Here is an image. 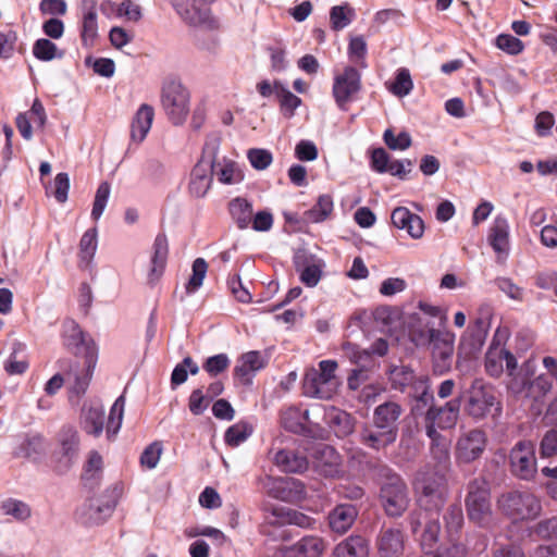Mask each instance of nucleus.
<instances>
[{
    "label": "nucleus",
    "mask_w": 557,
    "mask_h": 557,
    "mask_svg": "<svg viewBox=\"0 0 557 557\" xmlns=\"http://www.w3.org/2000/svg\"><path fill=\"white\" fill-rule=\"evenodd\" d=\"M417 503L421 509L438 513L447 497L446 476L429 466L419 470L413 480Z\"/></svg>",
    "instance_id": "nucleus-1"
},
{
    "label": "nucleus",
    "mask_w": 557,
    "mask_h": 557,
    "mask_svg": "<svg viewBox=\"0 0 557 557\" xmlns=\"http://www.w3.org/2000/svg\"><path fill=\"white\" fill-rule=\"evenodd\" d=\"M502 401L495 388L481 379H475L467 391L465 412L474 420L485 419L488 414L500 416Z\"/></svg>",
    "instance_id": "nucleus-2"
},
{
    "label": "nucleus",
    "mask_w": 557,
    "mask_h": 557,
    "mask_svg": "<svg viewBox=\"0 0 557 557\" xmlns=\"http://www.w3.org/2000/svg\"><path fill=\"white\" fill-rule=\"evenodd\" d=\"M336 369L337 362L334 360H322L319 369H308L302 381L304 394L311 398L331 399L339 386Z\"/></svg>",
    "instance_id": "nucleus-3"
},
{
    "label": "nucleus",
    "mask_w": 557,
    "mask_h": 557,
    "mask_svg": "<svg viewBox=\"0 0 557 557\" xmlns=\"http://www.w3.org/2000/svg\"><path fill=\"white\" fill-rule=\"evenodd\" d=\"M380 502L388 517L397 518L408 509L409 493L404 479L386 468L382 471Z\"/></svg>",
    "instance_id": "nucleus-4"
},
{
    "label": "nucleus",
    "mask_w": 557,
    "mask_h": 557,
    "mask_svg": "<svg viewBox=\"0 0 557 557\" xmlns=\"http://www.w3.org/2000/svg\"><path fill=\"white\" fill-rule=\"evenodd\" d=\"M497 507L512 521L533 520L542 510L541 500L529 491H508L497 498Z\"/></svg>",
    "instance_id": "nucleus-5"
},
{
    "label": "nucleus",
    "mask_w": 557,
    "mask_h": 557,
    "mask_svg": "<svg viewBox=\"0 0 557 557\" xmlns=\"http://www.w3.org/2000/svg\"><path fill=\"white\" fill-rule=\"evenodd\" d=\"M466 509L469 519L480 527L487 525L492 520L491 493L487 482L475 478L468 484Z\"/></svg>",
    "instance_id": "nucleus-6"
},
{
    "label": "nucleus",
    "mask_w": 557,
    "mask_h": 557,
    "mask_svg": "<svg viewBox=\"0 0 557 557\" xmlns=\"http://www.w3.org/2000/svg\"><path fill=\"white\" fill-rule=\"evenodd\" d=\"M161 103L169 120L181 125L189 113V92L181 82L166 81L161 90Z\"/></svg>",
    "instance_id": "nucleus-7"
},
{
    "label": "nucleus",
    "mask_w": 557,
    "mask_h": 557,
    "mask_svg": "<svg viewBox=\"0 0 557 557\" xmlns=\"http://www.w3.org/2000/svg\"><path fill=\"white\" fill-rule=\"evenodd\" d=\"M215 0H173L172 4L180 17L188 25L216 29L219 23L212 15L211 4Z\"/></svg>",
    "instance_id": "nucleus-8"
},
{
    "label": "nucleus",
    "mask_w": 557,
    "mask_h": 557,
    "mask_svg": "<svg viewBox=\"0 0 557 557\" xmlns=\"http://www.w3.org/2000/svg\"><path fill=\"white\" fill-rule=\"evenodd\" d=\"M98 361V347L89 344L87 355L83 361H74L65 372V382L70 385L71 393L82 396L86 393Z\"/></svg>",
    "instance_id": "nucleus-9"
},
{
    "label": "nucleus",
    "mask_w": 557,
    "mask_h": 557,
    "mask_svg": "<svg viewBox=\"0 0 557 557\" xmlns=\"http://www.w3.org/2000/svg\"><path fill=\"white\" fill-rule=\"evenodd\" d=\"M509 467L512 475L520 480H532L537 470L535 446L532 441L517 442L509 453Z\"/></svg>",
    "instance_id": "nucleus-10"
},
{
    "label": "nucleus",
    "mask_w": 557,
    "mask_h": 557,
    "mask_svg": "<svg viewBox=\"0 0 557 557\" xmlns=\"http://www.w3.org/2000/svg\"><path fill=\"white\" fill-rule=\"evenodd\" d=\"M461 401L454 398L443 406L431 405L424 412L425 432L428 436H437V429L446 430L456 425Z\"/></svg>",
    "instance_id": "nucleus-11"
},
{
    "label": "nucleus",
    "mask_w": 557,
    "mask_h": 557,
    "mask_svg": "<svg viewBox=\"0 0 557 557\" xmlns=\"http://www.w3.org/2000/svg\"><path fill=\"white\" fill-rule=\"evenodd\" d=\"M553 383L550 379L541 374L530 380L527 372L522 370L509 381V391L520 398H527L534 401L543 399L552 389Z\"/></svg>",
    "instance_id": "nucleus-12"
},
{
    "label": "nucleus",
    "mask_w": 557,
    "mask_h": 557,
    "mask_svg": "<svg viewBox=\"0 0 557 557\" xmlns=\"http://www.w3.org/2000/svg\"><path fill=\"white\" fill-rule=\"evenodd\" d=\"M487 445V435L483 430L472 429L461 433L455 446L457 463H471L483 455Z\"/></svg>",
    "instance_id": "nucleus-13"
},
{
    "label": "nucleus",
    "mask_w": 557,
    "mask_h": 557,
    "mask_svg": "<svg viewBox=\"0 0 557 557\" xmlns=\"http://www.w3.org/2000/svg\"><path fill=\"white\" fill-rule=\"evenodd\" d=\"M361 89V74L354 66H346L344 71L334 77L333 97L341 110L346 111Z\"/></svg>",
    "instance_id": "nucleus-14"
},
{
    "label": "nucleus",
    "mask_w": 557,
    "mask_h": 557,
    "mask_svg": "<svg viewBox=\"0 0 557 557\" xmlns=\"http://www.w3.org/2000/svg\"><path fill=\"white\" fill-rule=\"evenodd\" d=\"M429 342L432 346L433 371L443 374L451 366L454 354V341L448 334H443L438 330H429Z\"/></svg>",
    "instance_id": "nucleus-15"
},
{
    "label": "nucleus",
    "mask_w": 557,
    "mask_h": 557,
    "mask_svg": "<svg viewBox=\"0 0 557 557\" xmlns=\"http://www.w3.org/2000/svg\"><path fill=\"white\" fill-rule=\"evenodd\" d=\"M379 557H403L406 548V535L399 528L383 527L375 539Z\"/></svg>",
    "instance_id": "nucleus-16"
},
{
    "label": "nucleus",
    "mask_w": 557,
    "mask_h": 557,
    "mask_svg": "<svg viewBox=\"0 0 557 557\" xmlns=\"http://www.w3.org/2000/svg\"><path fill=\"white\" fill-rule=\"evenodd\" d=\"M504 363L506 364L508 375L512 379L517 373L516 357L499 344L492 343L485 354L486 372L491 376L498 377L504 372Z\"/></svg>",
    "instance_id": "nucleus-17"
},
{
    "label": "nucleus",
    "mask_w": 557,
    "mask_h": 557,
    "mask_svg": "<svg viewBox=\"0 0 557 557\" xmlns=\"http://www.w3.org/2000/svg\"><path fill=\"white\" fill-rule=\"evenodd\" d=\"M312 457L313 467L321 475L334 478L341 473L342 457L332 446L318 444Z\"/></svg>",
    "instance_id": "nucleus-18"
},
{
    "label": "nucleus",
    "mask_w": 557,
    "mask_h": 557,
    "mask_svg": "<svg viewBox=\"0 0 557 557\" xmlns=\"http://www.w3.org/2000/svg\"><path fill=\"white\" fill-rule=\"evenodd\" d=\"M269 493L286 503H297L306 498L305 484L294 478H281L272 482Z\"/></svg>",
    "instance_id": "nucleus-19"
},
{
    "label": "nucleus",
    "mask_w": 557,
    "mask_h": 557,
    "mask_svg": "<svg viewBox=\"0 0 557 557\" xmlns=\"http://www.w3.org/2000/svg\"><path fill=\"white\" fill-rule=\"evenodd\" d=\"M62 338L64 346L69 350L73 351L76 357H79L81 355L84 357L87 355L89 344L97 346L95 341L82 331L78 323L71 319L63 323Z\"/></svg>",
    "instance_id": "nucleus-20"
},
{
    "label": "nucleus",
    "mask_w": 557,
    "mask_h": 557,
    "mask_svg": "<svg viewBox=\"0 0 557 557\" xmlns=\"http://www.w3.org/2000/svg\"><path fill=\"white\" fill-rule=\"evenodd\" d=\"M397 440V435L386 429L380 426L372 421L371 424H366L359 432V442L373 450L380 451L393 445Z\"/></svg>",
    "instance_id": "nucleus-21"
},
{
    "label": "nucleus",
    "mask_w": 557,
    "mask_h": 557,
    "mask_svg": "<svg viewBox=\"0 0 557 557\" xmlns=\"http://www.w3.org/2000/svg\"><path fill=\"white\" fill-rule=\"evenodd\" d=\"M325 550V542L317 535H307L290 546L280 549V557H321Z\"/></svg>",
    "instance_id": "nucleus-22"
},
{
    "label": "nucleus",
    "mask_w": 557,
    "mask_h": 557,
    "mask_svg": "<svg viewBox=\"0 0 557 557\" xmlns=\"http://www.w3.org/2000/svg\"><path fill=\"white\" fill-rule=\"evenodd\" d=\"M392 224L406 233L413 239H420L425 230V225L420 215L412 213L406 207H397L391 215Z\"/></svg>",
    "instance_id": "nucleus-23"
},
{
    "label": "nucleus",
    "mask_w": 557,
    "mask_h": 557,
    "mask_svg": "<svg viewBox=\"0 0 557 557\" xmlns=\"http://www.w3.org/2000/svg\"><path fill=\"white\" fill-rule=\"evenodd\" d=\"M169 256V242L164 233L156 236L152 245L151 265L148 272V283L153 285L163 275Z\"/></svg>",
    "instance_id": "nucleus-24"
},
{
    "label": "nucleus",
    "mask_w": 557,
    "mask_h": 557,
    "mask_svg": "<svg viewBox=\"0 0 557 557\" xmlns=\"http://www.w3.org/2000/svg\"><path fill=\"white\" fill-rule=\"evenodd\" d=\"M115 507L114 502L89 499L77 510V517L85 524H98L111 516Z\"/></svg>",
    "instance_id": "nucleus-25"
},
{
    "label": "nucleus",
    "mask_w": 557,
    "mask_h": 557,
    "mask_svg": "<svg viewBox=\"0 0 557 557\" xmlns=\"http://www.w3.org/2000/svg\"><path fill=\"white\" fill-rule=\"evenodd\" d=\"M357 517L358 510L354 505L339 504L329 513V527L333 532L344 534L352 527Z\"/></svg>",
    "instance_id": "nucleus-26"
},
{
    "label": "nucleus",
    "mask_w": 557,
    "mask_h": 557,
    "mask_svg": "<svg viewBox=\"0 0 557 557\" xmlns=\"http://www.w3.org/2000/svg\"><path fill=\"white\" fill-rule=\"evenodd\" d=\"M401 412L403 409L399 404L386 401L374 409L372 421L375 422L380 429H386L398 436V419Z\"/></svg>",
    "instance_id": "nucleus-27"
},
{
    "label": "nucleus",
    "mask_w": 557,
    "mask_h": 557,
    "mask_svg": "<svg viewBox=\"0 0 557 557\" xmlns=\"http://www.w3.org/2000/svg\"><path fill=\"white\" fill-rule=\"evenodd\" d=\"M83 17L81 37L85 46H91L98 35L97 1L82 0Z\"/></svg>",
    "instance_id": "nucleus-28"
},
{
    "label": "nucleus",
    "mask_w": 557,
    "mask_h": 557,
    "mask_svg": "<svg viewBox=\"0 0 557 557\" xmlns=\"http://www.w3.org/2000/svg\"><path fill=\"white\" fill-rule=\"evenodd\" d=\"M411 395L416 400L412 408L413 412L424 413L426 409L434 404V395L431 389L430 379L426 375L414 377L411 383Z\"/></svg>",
    "instance_id": "nucleus-29"
},
{
    "label": "nucleus",
    "mask_w": 557,
    "mask_h": 557,
    "mask_svg": "<svg viewBox=\"0 0 557 557\" xmlns=\"http://www.w3.org/2000/svg\"><path fill=\"white\" fill-rule=\"evenodd\" d=\"M488 242L498 255H508L509 251V223L503 215H497L490 228Z\"/></svg>",
    "instance_id": "nucleus-30"
},
{
    "label": "nucleus",
    "mask_w": 557,
    "mask_h": 557,
    "mask_svg": "<svg viewBox=\"0 0 557 557\" xmlns=\"http://www.w3.org/2000/svg\"><path fill=\"white\" fill-rule=\"evenodd\" d=\"M154 110L149 104H141L131 124V136L134 141L141 143L151 128Z\"/></svg>",
    "instance_id": "nucleus-31"
},
{
    "label": "nucleus",
    "mask_w": 557,
    "mask_h": 557,
    "mask_svg": "<svg viewBox=\"0 0 557 557\" xmlns=\"http://www.w3.org/2000/svg\"><path fill=\"white\" fill-rule=\"evenodd\" d=\"M334 557H368L369 542L362 535H350L339 542L334 550Z\"/></svg>",
    "instance_id": "nucleus-32"
},
{
    "label": "nucleus",
    "mask_w": 557,
    "mask_h": 557,
    "mask_svg": "<svg viewBox=\"0 0 557 557\" xmlns=\"http://www.w3.org/2000/svg\"><path fill=\"white\" fill-rule=\"evenodd\" d=\"M274 460L275 465L283 472L290 473H301L307 470L309 465L305 455L290 449L278 450L275 454Z\"/></svg>",
    "instance_id": "nucleus-33"
},
{
    "label": "nucleus",
    "mask_w": 557,
    "mask_h": 557,
    "mask_svg": "<svg viewBox=\"0 0 557 557\" xmlns=\"http://www.w3.org/2000/svg\"><path fill=\"white\" fill-rule=\"evenodd\" d=\"M212 180L213 171L197 163L190 175V194L197 198L205 197L211 187Z\"/></svg>",
    "instance_id": "nucleus-34"
},
{
    "label": "nucleus",
    "mask_w": 557,
    "mask_h": 557,
    "mask_svg": "<svg viewBox=\"0 0 557 557\" xmlns=\"http://www.w3.org/2000/svg\"><path fill=\"white\" fill-rule=\"evenodd\" d=\"M309 410H301L297 407H290L282 413L283 426L293 433H305L306 423H310Z\"/></svg>",
    "instance_id": "nucleus-35"
},
{
    "label": "nucleus",
    "mask_w": 557,
    "mask_h": 557,
    "mask_svg": "<svg viewBox=\"0 0 557 557\" xmlns=\"http://www.w3.org/2000/svg\"><path fill=\"white\" fill-rule=\"evenodd\" d=\"M83 429L94 436L102 433L104 424V410L102 407H89L83 410Z\"/></svg>",
    "instance_id": "nucleus-36"
},
{
    "label": "nucleus",
    "mask_w": 557,
    "mask_h": 557,
    "mask_svg": "<svg viewBox=\"0 0 557 557\" xmlns=\"http://www.w3.org/2000/svg\"><path fill=\"white\" fill-rule=\"evenodd\" d=\"M216 176L222 184H235L242 181V171L238 164L225 157L216 164L213 176Z\"/></svg>",
    "instance_id": "nucleus-37"
},
{
    "label": "nucleus",
    "mask_w": 557,
    "mask_h": 557,
    "mask_svg": "<svg viewBox=\"0 0 557 557\" xmlns=\"http://www.w3.org/2000/svg\"><path fill=\"white\" fill-rule=\"evenodd\" d=\"M221 137L218 134H210L203 145L202 154L198 164L214 171L221 161L218 157Z\"/></svg>",
    "instance_id": "nucleus-38"
},
{
    "label": "nucleus",
    "mask_w": 557,
    "mask_h": 557,
    "mask_svg": "<svg viewBox=\"0 0 557 557\" xmlns=\"http://www.w3.org/2000/svg\"><path fill=\"white\" fill-rule=\"evenodd\" d=\"M333 199L330 195H321L311 209L305 212V219L310 223H320L325 221L333 211Z\"/></svg>",
    "instance_id": "nucleus-39"
},
{
    "label": "nucleus",
    "mask_w": 557,
    "mask_h": 557,
    "mask_svg": "<svg viewBox=\"0 0 557 557\" xmlns=\"http://www.w3.org/2000/svg\"><path fill=\"white\" fill-rule=\"evenodd\" d=\"M274 88L283 114L286 117H292L295 110L300 106L301 99L277 82L274 84Z\"/></svg>",
    "instance_id": "nucleus-40"
},
{
    "label": "nucleus",
    "mask_w": 557,
    "mask_h": 557,
    "mask_svg": "<svg viewBox=\"0 0 557 557\" xmlns=\"http://www.w3.org/2000/svg\"><path fill=\"white\" fill-rule=\"evenodd\" d=\"M124 408H125V396L122 394L116 398L114 404L112 405L107 422V434L108 437L111 438L116 435L119 432L123 416H124Z\"/></svg>",
    "instance_id": "nucleus-41"
},
{
    "label": "nucleus",
    "mask_w": 557,
    "mask_h": 557,
    "mask_svg": "<svg viewBox=\"0 0 557 557\" xmlns=\"http://www.w3.org/2000/svg\"><path fill=\"white\" fill-rule=\"evenodd\" d=\"M33 54L36 59L48 62L53 59H61L64 53L51 40L40 38L33 46Z\"/></svg>",
    "instance_id": "nucleus-42"
},
{
    "label": "nucleus",
    "mask_w": 557,
    "mask_h": 557,
    "mask_svg": "<svg viewBox=\"0 0 557 557\" xmlns=\"http://www.w3.org/2000/svg\"><path fill=\"white\" fill-rule=\"evenodd\" d=\"M436 517L424 518V528L423 532L420 536V546L422 550L432 548L434 544L438 541V535L441 532V525L438 521V513H435Z\"/></svg>",
    "instance_id": "nucleus-43"
},
{
    "label": "nucleus",
    "mask_w": 557,
    "mask_h": 557,
    "mask_svg": "<svg viewBox=\"0 0 557 557\" xmlns=\"http://www.w3.org/2000/svg\"><path fill=\"white\" fill-rule=\"evenodd\" d=\"M191 271L193 273L187 283L185 284V290L186 294L188 295L196 293L202 286L203 280L208 271V263L206 262L205 259L197 258L193 262Z\"/></svg>",
    "instance_id": "nucleus-44"
},
{
    "label": "nucleus",
    "mask_w": 557,
    "mask_h": 557,
    "mask_svg": "<svg viewBox=\"0 0 557 557\" xmlns=\"http://www.w3.org/2000/svg\"><path fill=\"white\" fill-rule=\"evenodd\" d=\"M63 455L71 460L78 450V434L72 426H64L59 435Z\"/></svg>",
    "instance_id": "nucleus-45"
},
{
    "label": "nucleus",
    "mask_w": 557,
    "mask_h": 557,
    "mask_svg": "<svg viewBox=\"0 0 557 557\" xmlns=\"http://www.w3.org/2000/svg\"><path fill=\"white\" fill-rule=\"evenodd\" d=\"M97 250V230H87L79 242V259L86 265L89 264Z\"/></svg>",
    "instance_id": "nucleus-46"
},
{
    "label": "nucleus",
    "mask_w": 557,
    "mask_h": 557,
    "mask_svg": "<svg viewBox=\"0 0 557 557\" xmlns=\"http://www.w3.org/2000/svg\"><path fill=\"white\" fill-rule=\"evenodd\" d=\"M413 82L408 69L400 67L396 72L395 81L388 87L389 91L397 97H405L411 92Z\"/></svg>",
    "instance_id": "nucleus-47"
},
{
    "label": "nucleus",
    "mask_w": 557,
    "mask_h": 557,
    "mask_svg": "<svg viewBox=\"0 0 557 557\" xmlns=\"http://www.w3.org/2000/svg\"><path fill=\"white\" fill-rule=\"evenodd\" d=\"M431 440V454L438 466L447 467L449 463V443L441 433L437 436H429Z\"/></svg>",
    "instance_id": "nucleus-48"
},
{
    "label": "nucleus",
    "mask_w": 557,
    "mask_h": 557,
    "mask_svg": "<svg viewBox=\"0 0 557 557\" xmlns=\"http://www.w3.org/2000/svg\"><path fill=\"white\" fill-rule=\"evenodd\" d=\"M70 178L67 173H58L54 181L46 187L47 195L53 196L58 202L63 203L67 199Z\"/></svg>",
    "instance_id": "nucleus-49"
},
{
    "label": "nucleus",
    "mask_w": 557,
    "mask_h": 557,
    "mask_svg": "<svg viewBox=\"0 0 557 557\" xmlns=\"http://www.w3.org/2000/svg\"><path fill=\"white\" fill-rule=\"evenodd\" d=\"M1 510L4 515L12 516L18 521H24L30 517L29 506L18 499L9 498L1 504Z\"/></svg>",
    "instance_id": "nucleus-50"
},
{
    "label": "nucleus",
    "mask_w": 557,
    "mask_h": 557,
    "mask_svg": "<svg viewBox=\"0 0 557 557\" xmlns=\"http://www.w3.org/2000/svg\"><path fill=\"white\" fill-rule=\"evenodd\" d=\"M467 549L463 544L451 542L448 545H441L435 550H423L420 557H465Z\"/></svg>",
    "instance_id": "nucleus-51"
},
{
    "label": "nucleus",
    "mask_w": 557,
    "mask_h": 557,
    "mask_svg": "<svg viewBox=\"0 0 557 557\" xmlns=\"http://www.w3.org/2000/svg\"><path fill=\"white\" fill-rule=\"evenodd\" d=\"M251 166L257 171L268 169L273 162V154L263 148H251L246 153Z\"/></svg>",
    "instance_id": "nucleus-52"
},
{
    "label": "nucleus",
    "mask_w": 557,
    "mask_h": 557,
    "mask_svg": "<svg viewBox=\"0 0 557 557\" xmlns=\"http://www.w3.org/2000/svg\"><path fill=\"white\" fill-rule=\"evenodd\" d=\"M270 360V354L259 350H251L246 352V376H248L249 372H257L261 369L265 368ZM249 379L246 377V384Z\"/></svg>",
    "instance_id": "nucleus-53"
},
{
    "label": "nucleus",
    "mask_w": 557,
    "mask_h": 557,
    "mask_svg": "<svg viewBox=\"0 0 557 557\" xmlns=\"http://www.w3.org/2000/svg\"><path fill=\"white\" fill-rule=\"evenodd\" d=\"M344 349H350L354 352V361L360 362L362 359L370 358V355L385 356L388 351V344L384 338L376 339L370 347V350L355 351V347L351 344L344 346Z\"/></svg>",
    "instance_id": "nucleus-54"
},
{
    "label": "nucleus",
    "mask_w": 557,
    "mask_h": 557,
    "mask_svg": "<svg viewBox=\"0 0 557 557\" xmlns=\"http://www.w3.org/2000/svg\"><path fill=\"white\" fill-rule=\"evenodd\" d=\"M385 145L392 150H406L411 146V136L407 132H400L398 135L388 128L383 134Z\"/></svg>",
    "instance_id": "nucleus-55"
},
{
    "label": "nucleus",
    "mask_w": 557,
    "mask_h": 557,
    "mask_svg": "<svg viewBox=\"0 0 557 557\" xmlns=\"http://www.w3.org/2000/svg\"><path fill=\"white\" fill-rule=\"evenodd\" d=\"M111 187L108 182H102L96 191L94 206L91 210V218L94 220H99L102 215L104 208L107 206L109 196H110Z\"/></svg>",
    "instance_id": "nucleus-56"
},
{
    "label": "nucleus",
    "mask_w": 557,
    "mask_h": 557,
    "mask_svg": "<svg viewBox=\"0 0 557 557\" xmlns=\"http://www.w3.org/2000/svg\"><path fill=\"white\" fill-rule=\"evenodd\" d=\"M444 520L447 531L453 534L459 532L463 524V512L459 505H451L447 508Z\"/></svg>",
    "instance_id": "nucleus-57"
},
{
    "label": "nucleus",
    "mask_w": 557,
    "mask_h": 557,
    "mask_svg": "<svg viewBox=\"0 0 557 557\" xmlns=\"http://www.w3.org/2000/svg\"><path fill=\"white\" fill-rule=\"evenodd\" d=\"M496 46L498 49L511 55L521 53L524 48L523 42L510 34L498 35L496 37Z\"/></svg>",
    "instance_id": "nucleus-58"
},
{
    "label": "nucleus",
    "mask_w": 557,
    "mask_h": 557,
    "mask_svg": "<svg viewBox=\"0 0 557 557\" xmlns=\"http://www.w3.org/2000/svg\"><path fill=\"white\" fill-rule=\"evenodd\" d=\"M347 12L354 13L347 4L335 5L331 9L330 20L333 29L341 30L350 24L351 18L347 16Z\"/></svg>",
    "instance_id": "nucleus-59"
},
{
    "label": "nucleus",
    "mask_w": 557,
    "mask_h": 557,
    "mask_svg": "<svg viewBox=\"0 0 557 557\" xmlns=\"http://www.w3.org/2000/svg\"><path fill=\"white\" fill-rule=\"evenodd\" d=\"M495 285L506 294L510 299L522 301L524 297V290L522 287L513 283L509 277H497L495 278Z\"/></svg>",
    "instance_id": "nucleus-60"
},
{
    "label": "nucleus",
    "mask_w": 557,
    "mask_h": 557,
    "mask_svg": "<svg viewBox=\"0 0 557 557\" xmlns=\"http://www.w3.org/2000/svg\"><path fill=\"white\" fill-rule=\"evenodd\" d=\"M162 454L161 444L153 442L148 445L140 455V465L147 469H153L157 467Z\"/></svg>",
    "instance_id": "nucleus-61"
},
{
    "label": "nucleus",
    "mask_w": 557,
    "mask_h": 557,
    "mask_svg": "<svg viewBox=\"0 0 557 557\" xmlns=\"http://www.w3.org/2000/svg\"><path fill=\"white\" fill-rule=\"evenodd\" d=\"M329 418L331 425L339 426V429L336 431L338 434L344 436L352 432L351 418L345 411L332 409V411L329 414Z\"/></svg>",
    "instance_id": "nucleus-62"
},
{
    "label": "nucleus",
    "mask_w": 557,
    "mask_h": 557,
    "mask_svg": "<svg viewBox=\"0 0 557 557\" xmlns=\"http://www.w3.org/2000/svg\"><path fill=\"white\" fill-rule=\"evenodd\" d=\"M230 366V359L225 354H219L212 357H209L205 363L203 369L211 376H216L218 374L224 372Z\"/></svg>",
    "instance_id": "nucleus-63"
},
{
    "label": "nucleus",
    "mask_w": 557,
    "mask_h": 557,
    "mask_svg": "<svg viewBox=\"0 0 557 557\" xmlns=\"http://www.w3.org/2000/svg\"><path fill=\"white\" fill-rule=\"evenodd\" d=\"M542 457H553L557 455V430L547 431L540 444Z\"/></svg>",
    "instance_id": "nucleus-64"
}]
</instances>
